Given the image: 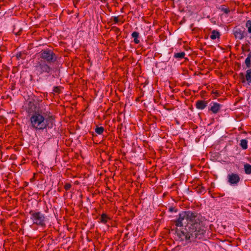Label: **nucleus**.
<instances>
[{
  "label": "nucleus",
  "instance_id": "obj_27",
  "mask_svg": "<svg viewBox=\"0 0 251 251\" xmlns=\"http://www.w3.org/2000/svg\"><path fill=\"white\" fill-rule=\"evenodd\" d=\"M212 93L215 94L217 97L219 96V93L217 91H215V92L213 91Z\"/></svg>",
  "mask_w": 251,
  "mask_h": 251
},
{
  "label": "nucleus",
  "instance_id": "obj_22",
  "mask_svg": "<svg viewBox=\"0 0 251 251\" xmlns=\"http://www.w3.org/2000/svg\"><path fill=\"white\" fill-rule=\"evenodd\" d=\"M112 30L113 31H114V32H115V33L117 35V36H119L121 34V31H120V30L119 28L116 27V26H113L112 27Z\"/></svg>",
  "mask_w": 251,
  "mask_h": 251
},
{
  "label": "nucleus",
  "instance_id": "obj_15",
  "mask_svg": "<svg viewBox=\"0 0 251 251\" xmlns=\"http://www.w3.org/2000/svg\"><path fill=\"white\" fill-rule=\"evenodd\" d=\"M139 35V33L137 31H134L131 34L132 38H134V42L136 44H138L140 42V41L138 39Z\"/></svg>",
  "mask_w": 251,
  "mask_h": 251
},
{
  "label": "nucleus",
  "instance_id": "obj_12",
  "mask_svg": "<svg viewBox=\"0 0 251 251\" xmlns=\"http://www.w3.org/2000/svg\"><path fill=\"white\" fill-rule=\"evenodd\" d=\"M110 220V218L105 213H102L100 218V222L104 224H105Z\"/></svg>",
  "mask_w": 251,
  "mask_h": 251
},
{
  "label": "nucleus",
  "instance_id": "obj_14",
  "mask_svg": "<svg viewBox=\"0 0 251 251\" xmlns=\"http://www.w3.org/2000/svg\"><path fill=\"white\" fill-rule=\"evenodd\" d=\"M245 64L248 68L251 67V52H250L245 60Z\"/></svg>",
  "mask_w": 251,
  "mask_h": 251
},
{
  "label": "nucleus",
  "instance_id": "obj_9",
  "mask_svg": "<svg viewBox=\"0 0 251 251\" xmlns=\"http://www.w3.org/2000/svg\"><path fill=\"white\" fill-rule=\"evenodd\" d=\"M207 101L198 100L196 102L195 106L197 109L202 110L207 106Z\"/></svg>",
  "mask_w": 251,
  "mask_h": 251
},
{
  "label": "nucleus",
  "instance_id": "obj_1",
  "mask_svg": "<svg viewBox=\"0 0 251 251\" xmlns=\"http://www.w3.org/2000/svg\"><path fill=\"white\" fill-rule=\"evenodd\" d=\"M206 219L201 213L191 211H182L175 221L176 226H185L184 229L177 232L180 241L187 243L204 238L207 230Z\"/></svg>",
  "mask_w": 251,
  "mask_h": 251
},
{
  "label": "nucleus",
  "instance_id": "obj_30",
  "mask_svg": "<svg viewBox=\"0 0 251 251\" xmlns=\"http://www.w3.org/2000/svg\"><path fill=\"white\" fill-rule=\"evenodd\" d=\"M101 2L105 3L107 0H100Z\"/></svg>",
  "mask_w": 251,
  "mask_h": 251
},
{
  "label": "nucleus",
  "instance_id": "obj_21",
  "mask_svg": "<svg viewBox=\"0 0 251 251\" xmlns=\"http://www.w3.org/2000/svg\"><path fill=\"white\" fill-rule=\"evenodd\" d=\"M62 88V87L60 86L54 87L53 92L55 93L60 94Z\"/></svg>",
  "mask_w": 251,
  "mask_h": 251
},
{
  "label": "nucleus",
  "instance_id": "obj_13",
  "mask_svg": "<svg viewBox=\"0 0 251 251\" xmlns=\"http://www.w3.org/2000/svg\"><path fill=\"white\" fill-rule=\"evenodd\" d=\"M220 33L219 31H216L215 30H213L211 32V34L210 35V38L212 40H215L217 38H220Z\"/></svg>",
  "mask_w": 251,
  "mask_h": 251
},
{
  "label": "nucleus",
  "instance_id": "obj_28",
  "mask_svg": "<svg viewBox=\"0 0 251 251\" xmlns=\"http://www.w3.org/2000/svg\"><path fill=\"white\" fill-rule=\"evenodd\" d=\"M204 191V188L201 186L200 188V193H202V192H203Z\"/></svg>",
  "mask_w": 251,
  "mask_h": 251
},
{
  "label": "nucleus",
  "instance_id": "obj_31",
  "mask_svg": "<svg viewBox=\"0 0 251 251\" xmlns=\"http://www.w3.org/2000/svg\"><path fill=\"white\" fill-rule=\"evenodd\" d=\"M123 11V8L121 9V11L122 12Z\"/></svg>",
  "mask_w": 251,
  "mask_h": 251
},
{
  "label": "nucleus",
  "instance_id": "obj_2",
  "mask_svg": "<svg viewBox=\"0 0 251 251\" xmlns=\"http://www.w3.org/2000/svg\"><path fill=\"white\" fill-rule=\"evenodd\" d=\"M55 118L49 110L38 109L30 118V126L36 131L52 128L54 125Z\"/></svg>",
  "mask_w": 251,
  "mask_h": 251
},
{
  "label": "nucleus",
  "instance_id": "obj_3",
  "mask_svg": "<svg viewBox=\"0 0 251 251\" xmlns=\"http://www.w3.org/2000/svg\"><path fill=\"white\" fill-rule=\"evenodd\" d=\"M29 214L30 216V220L33 225H35L41 227H45L48 222L47 216L40 211L31 210Z\"/></svg>",
  "mask_w": 251,
  "mask_h": 251
},
{
  "label": "nucleus",
  "instance_id": "obj_20",
  "mask_svg": "<svg viewBox=\"0 0 251 251\" xmlns=\"http://www.w3.org/2000/svg\"><path fill=\"white\" fill-rule=\"evenodd\" d=\"M245 26L248 29V33H251V20H248L246 23Z\"/></svg>",
  "mask_w": 251,
  "mask_h": 251
},
{
  "label": "nucleus",
  "instance_id": "obj_11",
  "mask_svg": "<svg viewBox=\"0 0 251 251\" xmlns=\"http://www.w3.org/2000/svg\"><path fill=\"white\" fill-rule=\"evenodd\" d=\"M36 106L34 102L29 101L28 104V109L27 111L29 113L30 112H35L36 111Z\"/></svg>",
  "mask_w": 251,
  "mask_h": 251
},
{
  "label": "nucleus",
  "instance_id": "obj_7",
  "mask_svg": "<svg viewBox=\"0 0 251 251\" xmlns=\"http://www.w3.org/2000/svg\"><path fill=\"white\" fill-rule=\"evenodd\" d=\"M222 105L218 103L213 102L210 104V107L209 109V111H211L213 114H217L220 112Z\"/></svg>",
  "mask_w": 251,
  "mask_h": 251
},
{
  "label": "nucleus",
  "instance_id": "obj_8",
  "mask_svg": "<svg viewBox=\"0 0 251 251\" xmlns=\"http://www.w3.org/2000/svg\"><path fill=\"white\" fill-rule=\"evenodd\" d=\"M234 34L236 39L242 40L245 37L246 32L243 29L238 28L234 31Z\"/></svg>",
  "mask_w": 251,
  "mask_h": 251
},
{
  "label": "nucleus",
  "instance_id": "obj_29",
  "mask_svg": "<svg viewBox=\"0 0 251 251\" xmlns=\"http://www.w3.org/2000/svg\"><path fill=\"white\" fill-rule=\"evenodd\" d=\"M73 2L74 3L75 6V3H76L77 2V0H74Z\"/></svg>",
  "mask_w": 251,
  "mask_h": 251
},
{
  "label": "nucleus",
  "instance_id": "obj_18",
  "mask_svg": "<svg viewBox=\"0 0 251 251\" xmlns=\"http://www.w3.org/2000/svg\"><path fill=\"white\" fill-rule=\"evenodd\" d=\"M185 55V53L184 52H177V53H175L174 57L176 58L182 59V58H184Z\"/></svg>",
  "mask_w": 251,
  "mask_h": 251
},
{
  "label": "nucleus",
  "instance_id": "obj_5",
  "mask_svg": "<svg viewBox=\"0 0 251 251\" xmlns=\"http://www.w3.org/2000/svg\"><path fill=\"white\" fill-rule=\"evenodd\" d=\"M34 64L35 71L38 75H41L44 74L49 75L53 70L50 64L38 59L36 60Z\"/></svg>",
  "mask_w": 251,
  "mask_h": 251
},
{
  "label": "nucleus",
  "instance_id": "obj_25",
  "mask_svg": "<svg viewBox=\"0 0 251 251\" xmlns=\"http://www.w3.org/2000/svg\"><path fill=\"white\" fill-rule=\"evenodd\" d=\"M71 187V184L70 183H66L64 185V189L65 190H69Z\"/></svg>",
  "mask_w": 251,
  "mask_h": 251
},
{
  "label": "nucleus",
  "instance_id": "obj_19",
  "mask_svg": "<svg viewBox=\"0 0 251 251\" xmlns=\"http://www.w3.org/2000/svg\"><path fill=\"white\" fill-rule=\"evenodd\" d=\"M104 128L102 126H97L96 128H95V132L97 134L100 135L102 134V133L104 131Z\"/></svg>",
  "mask_w": 251,
  "mask_h": 251
},
{
  "label": "nucleus",
  "instance_id": "obj_26",
  "mask_svg": "<svg viewBox=\"0 0 251 251\" xmlns=\"http://www.w3.org/2000/svg\"><path fill=\"white\" fill-rule=\"evenodd\" d=\"M123 16H120L119 17V21H121L122 23H124L125 22V20L123 19Z\"/></svg>",
  "mask_w": 251,
  "mask_h": 251
},
{
  "label": "nucleus",
  "instance_id": "obj_17",
  "mask_svg": "<svg viewBox=\"0 0 251 251\" xmlns=\"http://www.w3.org/2000/svg\"><path fill=\"white\" fill-rule=\"evenodd\" d=\"M240 146L243 150H246L248 148V141L246 139H242L240 141Z\"/></svg>",
  "mask_w": 251,
  "mask_h": 251
},
{
  "label": "nucleus",
  "instance_id": "obj_6",
  "mask_svg": "<svg viewBox=\"0 0 251 251\" xmlns=\"http://www.w3.org/2000/svg\"><path fill=\"white\" fill-rule=\"evenodd\" d=\"M228 182L231 185H237L240 181V177L237 174L231 173L227 176Z\"/></svg>",
  "mask_w": 251,
  "mask_h": 251
},
{
  "label": "nucleus",
  "instance_id": "obj_16",
  "mask_svg": "<svg viewBox=\"0 0 251 251\" xmlns=\"http://www.w3.org/2000/svg\"><path fill=\"white\" fill-rule=\"evenodd\" d=\"M245 172L247 175L251 174V165L246 163L244 165Z\"/></svg>",
  "mask_w": 251,
  "mask_h": 251
},
{
  "label": "nucleus",
  "instance_id": "obj_24",
  "mask_svg": "<svg viewBox=\"0 0 251 251\" xmlns=\"http://www.w3.org/2000/svg\"><path fill=\"white\" fill-rule=\"evenodd\" d=\"M120 16H113L112 17L111 20H113L114 22V24H117L119 22V17Z\"/></svg>",
  "mask_w": 251,
  "mask_h": 251
},
{
  "label": "nucleus",
  "instance_id": "obj_4",
  "mask_svg": "<svg viewBox=\"0 0 251 251\" xmlns=\"http://www.w3.org/2000/svg\"><path fill=\"white\" fill-rule=\"evenodd\" d=\"M37 59L49 64L55 63L58 60L57 55L51 50H42L39 53Z\"/></svg>",
  "mask_w": 251,
  "mask_h": 251
},
{
  "label": "nucleus",
  "instance_id": "obj_23",
  "mask_svg": "<svg viewBox=\"0 0 251 251\" xmlns=\"http://www.w3.org/2000/svg\"><path fill=\"white\" fill-rule=\"evenodd\" d=\"M221 10L223 11L225 14H228L230 12V10L228 8L224 6H222L221 8H220Z\"/></svg>",
  "mask_w": 251,
  "mask_h": 251
},
{
  "label": "nucleus",
  "instance_id": "obj_10",
  "mask_svg": "<svg viewBox=\"0 0 251 251\" xmlns=\"http://www.w3.org/2000/svg\"><path fill=\"white\" fill-rule=\"evenodd\" d=\"M240 75L243 78V80L242 81V82L243 83H244V82H245V81L246 80L247 81L248 84L250 85V83H251V69H249L246 71V74L245 75V79H244V74L243 73H241Z\"/></svg>",
  "mask_w": 251,
  "mask_h": 251
}]
</instances>
